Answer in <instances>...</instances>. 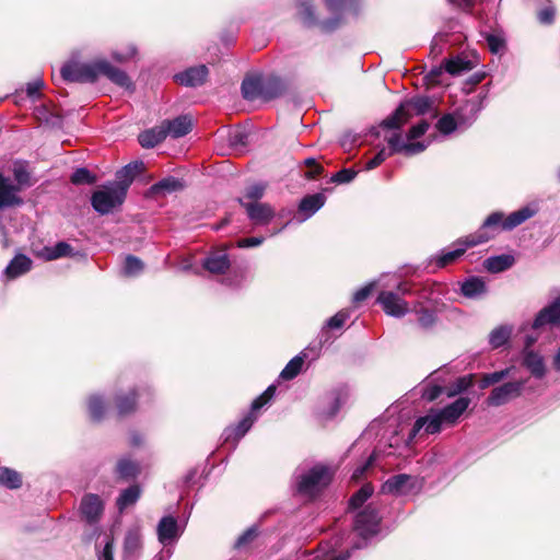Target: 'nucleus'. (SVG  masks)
Returning a JSON list of instances; mask_svg holds the SVG:
<instances>
[{"mask_svg": "<svg viewBox=\"0 0 560 560\" xmlns=\"http://www.w3.org/2000/svg\"><path fill=\"white\" fill-rule=\"evenodd\" d=\"M510 371H511V369L508 368V369H504V370H501V371H495L493 373L482 374L480 380H479V383H478L479 388L480 389H486L489 386L494 385V384L501 382L502 380H504L510 374Z\"/></svg>", "mask_w": 560, "mask_h": 560, "instance_id": "09e8293b", "label": "nucleus"}, {"mask_svg": "<svg viewBox=\"0 0 560 560\" xmlns=\"http://www.w3.org/2000/svg\"><path fill=\"white\" fill-rule=\"evenodd\" d=\"M349 316L348 311L341 310L327 320L326 327L329 329H339L345 325Z\"/></svg>", "mask_w": 560, "mask_h": 560, "instance_id": "0e129e2a", "label": "nucleus"}, {"mask_svg": "<svg viewBox=\"0 0 560 560\" xmlns=\"http://www.w3.org/2000/svg\"><path fill=\"white\" fill-rule=\"evenodd\" d=\"M231 266L229 255L225 252H215L205 258L202 267L211 273L223 275Z\"/></svg>", "mask_w": 560, "mask_h": 560, "instance_id": "5701e85b", "label": "nucleus"}, {"mask_svg": "<svg viewBox=\"0 0 560 560\" xmlns=\"http://www.w3.org/2000/svg\"><path fill=\"white\" fill-rule=\"evenodd\" d=\"M332 476L334 474L329 467L322 464L315 465L307 472L300 476L296 490L301 494L315 495L331 482Z\"/></svg>", "mask_w": 560, "mask_h": 560, "instance_id": "7ed1b4c3", "label": "nucleus"}, {"mask_svg": "<svg viewBox=\"0 0 560 560\" xmlns=\"http://www.w3.org/2000/svg\"><path fill=\"white\" fill-rule=\"evenodd\" d=\"M468 247L469 246L463 245V247L442 254L441 256L438 257L435 261L436 266L439 268H444L453 264L455 260H457L460 256L465 254Z\"/></svg>", "mask_w": 560, "mask_h": 560, "instance_id": "603ef678", "label": "nucleus"}, {"mask_svg": "<svg viewBox=\"0 0 560 560\" xmlns=\"http://www.w3.org/2000/svg\"><path fill=\"white\" fill-rule=\"evenodd\" d=\"M262 75H247L241 84V93L244 100L253 102L261 100Z\"/></svg>", "mask_w": 560, "mask_h": 560, "instance_id": "412c9836", "label": "nucleus"}, {"mask_svg": "<svg viewBox=\"0 0 560 560\" xmlns=\"http://www.w3.org/2000/svg\"><path fill=\"white\" fill-rule=\"evenodd\" d=\"M418 306L419 308H416V313L418 314L419 325L424 329L432 328L438 320L435 313L432 310L422 306L420 303H418Z\"/></svg>", "mask_w": 560, "mask_h": 560, "instance_id": "de8ad7c7", "label": "nucleus"}, {"mask_svg": "<svg viewBox=\"0 0 560 560\" xmlns=\"http://www.w3.org/2000/svg\"><path fill=\"white\" fill-rule=\"evenodd\" d=\"M31 267L32 260L27 256L19 254L7 266L5 275L9 279H14L27 272Z\"/></svg>", "mask_w": 560, "mask_h": 560, "instance_id": "cd10ccee", "label": "nucleus"}, {"mask_svg": "<svg viewBox=\"0 0 560 560\" xmlns=\"http://www.w3.org/2000/svg\"><path fill=\"white\" fill-rule=\"evenodd\" d=\"M98 77L104 75L114 84L126 90H133V83L130 77L119 68L113 66L107 60H97Z\"/></svg>", "mask_w": 560, "mask_h": 560, "instance_id": "9b49d317", "label": "nucleus"}, {"mask_svg": "<svg viewBox=\"0 0 560 560\" xmlns=\"http://www.w3.org/2000/svg\"><path fill=\"white\" fill-rule=\"evenodd\" d=\"M0 485L8 489H20L23 485L22 475L9 467H0Z\"/></svg>", "mask_w": 560, "mask_h": 560, "instance_id": "c9c22d12", "label": "nucleus"}, {"mask_svg": "<svg viewBox=\"0 0 560 560\" xmlns=\"http://www.w3.org/2000/svg\"><path fill=\"white\" fill-rule=\"evenodd\" d=\"M445 387L442 385H428L423 388L422 399L432 402L435 401L442 394H445Z\"/></svg>", "mask_w": 560, "mask_h": 560, "instance_id": "bf43d9fd", "label": "nucleus"}, {"mask_svg": "<svg viewBox=\"0 0 560 560\" xmlns=\"http://www.w3.org/2000/svg\"><path fill=\"white\" fill-rule=\"evenodd\" d=\"M44 250L47 260H55L61 257L71 256L73 247L67 242H58L52 247H45Z\"/></svg>", "mask_w": 560, "mask_h": 560, "instance_id": "a18cd8bd", "label": "nucleus"}, {"mask_svg": "<svg viewBox=\"0 0 560 560\" xmlns=\"http://www.w3.org/2000/svg\"><path fill=\"white\" fill-rule=\"evenodd\" d=\"M166 135L173 138H180L188 135L192 129V119L189 115H180L174 119L162 121Z\"/></svg>", "mask_w": 560, "mask_h": 560, "instance_id": "6ab92c4d", "label": "nucleus"}, {"mask_svg": "<svg viewBox=\"0 0 560 560\" xmlns=\"http://www.w3.org/2000/svg\"><path fill=\"white\" fill-rule=\"evenodd\" d=\"M342 23L341 13L335 14V16L326 19L324 21H318V26L324 33H331L336 31Z\"/></svg>", "mask_w": 560, "mask_h": 560, "instance_id": "052dcab7", "label": "nucleus"}, {"mask_svg": "<svg viewBox=\"0 0 560 560\" xmlns=\"http://www.w3.org/2000/svg\"><path fill=\"white\" fill-rule=\"evenodd\" d=\"M435 127L442 135H450L457 129V122L452 114H445L438 120Z\"/></svg>", "mask_w": 560, "mask_h": 560, "instance_id": "864d4df0", "label": "nucleus"}, {"mask_svg": "<svg viewBox=\"0 0 560 560\" xmlns=\"http://www.w3.org/2000/svg\"><path fill=\"white\" fill-rule=\"evenodd\" d=\"M523 365L530 371L536 378H541L546 374L544 358L533 350L524 351Z\"/></svg>", "mask_w": 560, "mask_h": 560, "instance_id": "a878e982", "label": "nucleus"}, {"mask_svg": "<svg viewBox=\"0 0 560 560\" xmlns=\"http://www.w3.org/2000/svg\"><path fill=\"white\" fill-rule=\"evenodd\" d=\"M141 548V536L138 529H129L124 539V551L132 555Z\"/></svg>", "mask_w": 560, "mask_h": 560, "instance_id": "49530a36", "label": "nucleus"}, {"mask_svg": "<svg viewBox=\"0 0 560 560\" xmlns=\"http://www.w3.org/2000/svg\"><path fill=\"white\" fill-rule=\"evenodd\" d=\"M374 487L371 482L364 483L358 491H355L348 501V511H354L364 505V503L372 497Z\"/></svg>", "mask_w": 560, "mask_h": 560, "instance_id": "2f4dec72", "label": "nucleus"}, {"mask_svg": "<svg viewBox=\"0 0 560 560\" xmlns=\"http://www.w3.org/2000/svg\"><path fill=\"white\" fill-rule=\"evenodd\" d=\"M177 521L173 516H164L158 525V535L161 542L172 540L177 536Z\"/></svg>", "mask_w": 560, "mask_h": 560, "instance_id": "c756f323", "label": "nucleus"}, {"mask_svg": "<svg viewBox=\"0 0 560 560\" xmlns=\"http://www.w3.org/2000/svg\"><path fill=\"white\" fill-rule=\"evenodd\" d=\"M276 390V385L268 386L262 394L253 400L250 411L248 413L255 415L256 411L266 406L273 398Z\"/></svg>", "mask_w": 560, "mask_h": 560, "instance_id": "8fccbe9b", "label": "nucleus"}, {"mask_svg": "<svg viewBox=\"0 0 560 560\" xmlns=\"http://www.w3.org/2000/svg\"><path fill=\"white\" fill-rule=\"evenodd\" d=\"M485 38L487 40L489 50L492 54H498L505 45V40L502 37L494 34H487Z\"/></svg>", "mask_w": 560, "mask_h": 560, "instance_id": "774afa93", "label": "nucleus"}, {"mask_svg": "<svg viewBox=\"0 0 560 560\" xmlns=\"http://www.w3.org/2000/svg\"><path fill=\"white\" fill-rule=\"evenodd\" d=\"M139 393L136 388L117 392L113 397V406L118 419L133 415L138 408Z\"/></svg>", "mask_w": 560, "mask_h": 560, "instance_id": "6e6552de", "label": "nucleus"}, {"mask_svg": "<svg viewBox=\"0 0 560 560\" xmlns=\"http://www.w3.org/2000/svg\"><path fill=\"white\" fill-rule=\"evenodd\" d=\"M325 196L320 192L305 196L299 205L300 212L313 214L325 203Z\"/></svg>", "mask_w": 560, "mask_h": 560, "instance_id": "4c0bfd02", "label": "nucleus"}, {"mask_svg": "<svg viewBox=\"0 0 560 560\" xmlns=\"http://www.w3.org/2000/svg\"><path fill=\"white\" fill-rule=\"evenodd\" d=\"M249 135L245 130H235L230 133L229 142L231 147L244 148L248 144Z\"/></svg>", "mask_w": 560, "mask_h": 560, "instance_id": "680f3d73", "label": "nucleus"}, {"mask_svg": "<svg viewBox=\"0 0 560 560\" xmlns=\"http://www.w3.org/2000/svg\"><path fill=\"white\" fill-rule=\"evenodd\" d=\"M298 13L302 23L306 27H314L318 24L317 16L315 14V8L308 0H302L298 4Z\"/></svg>", "mask_w": 560, "mask_h": 560, "instance_id": "e433bc0d", "label": "nucleus"}, {"mask_svg": "<svg viewBox=\"0 0 560 560\" xmlns=\"http://www.w3.org/2000/svg\"><path fill=\"white\" fill-rule=\"evenodd\" d=\"M377 302L383 311L393 317H402L409 312L408 302L399 298L392 291H382L377 296Z\"/></svg>", "mask_w": 560, "mask_h": 560, "instance_id": "1a4fd4ad", "label": "nucleus"}, {"mask_svg": "<svg viewBox=\"0 0 560 560\" xmlns=\"http://www.w3.org/2000/svg\"><path fill=\"white\" fill-rule=\"evenodd\" d=\"M525 382H508L501 386L494 387L490 395L487 397L486 402L488 406L499 407L511 399L520 397L522 395Z\"/></svg>", "mask_w": 560, "mask_h": 560, "instance_id": "0eeeda50", "label": "nucleus"}, {"mask_svg": "<svg viewBox=\"0 0 560 560\" xmlns=\"http://www.w3.org/2000/svg\"><path fill=\"white\" fill-rule=\"evenodd\" d=\"M209 74L208 68L205 65L191 67L187 70L175 74L174 79L180 85L196 88L202 85L207 81Z\"/></svg>", "mask_w": 560, "mask_h": 560, "instance_id": "dca6fc26", "label": "nucleus"}, {"mask_svg": "<svg viewBox=\"0 0 560 560\" xmlns=\"http://www.w3.org/2000/svg\"><path fill=\"white\" fill-rule=\"evenodd\" d=\"M487 291L486 282L480 277H469L460 285V293L468 299H477Z\"/></svg>", "mask_w": 560, "mask_h": 560, "instance_id": "bb28decb", "label": "nucleus"}, {"mask_svg": "<svg viewBox=\"0 0 560 560\" xmlns=\"http://www.w3.org/2000/svg\"><path fill=\"white\" fill-rule=\"evenodd\" d=\"M411 113L406 108L402 102L399 106L385 119L382 120L380 126L383 129L399 130L405 124L411 119Z\"/></svg>", "mask_w": 560, "mask_h": 560, "instance_id": "4be33fe9", "label": "nucleus"}, {"mask_svg": "<svg viewBox=\"0 0 560 560\" xmlns=\"http://www.w3.org/2000/svg\"><path fill=\"white\" fill-rule=\"evenodd\" d=\"M547 324H560V296L538 312L532 327L533 329H538Z\"/></svg>", "mask_w": 560, "mask_h": 560, "instance_id": "f3484780", "label": "nucleus"}, {"mask_svg": "<svg viewBox=\"0 0 560 560\" xmlns=\"http://www.w3.org/2000/svg\"><path fill=\"white\" fill-rule=\"evenodd\" d=\"M141 489L139 485H131L122 490L116 500V505L120 512L130 505H133L140 498Z\"/></svg>", "mask_w": 560, "mask_h": 560, "instance_id": "f704fd0d", "label": "nucleus"}, {"mask_svg": "<svg viewBox=\"0 0 560 560\" xmlns=\"http://www.w3.org/2000/svg\"><path fill=\"white\" fill-rule=\"evenodd\" d=\"M304 165L308 168V171L304 174V177L307 179H316L325 171L323 165L317 163L314 158H307L304 160Z\"/></svg>", "mask_w": 560, "mask_h": 560, "instance_id": "4d7b16f0", "label": "nucleus"}, {"mask_svg": "<svg viewBox=\"0 0 560 560\" xmlns=\"http://www.w3.org/2000/svg\"><path fill=\"white\" fill-rule=\"evenodd\" d=\"M166 137V131L161 124L160 126L142 131L138 136V141L142 148L150 149L162 143Z\"/></svg>", "mask_w": 560, "mask_h": 560, "instance_id": "393cba45", "label": "nucleus"}, {"mask_svg": "<svg viewBox=\"0 0 560 560\" xmlns=\"http://www.w3.org/2000/svg\"><path fill=\"white\" fill-rule=\"evenodd\" d=\"M19 191L14 184L0 172V210L22 206L24 200L18 195Z\"/></svg>", "mask_w": 560, "mask_h": 560, "instance_id": "4468645a", "label": "nucleus"}, {"mask_svg": "<svg viewBox=\"0 0 560 560\" xmlns=\"http://www.w3.org/2000/svg\"><path fill=\"white\" fill-rule=\"evenodd\" d=\"M60 74L67 82L94 83L98 79L97 61L93 63L68 61L61 67Z\"/></svg>", "mask_w": 560, "mask_h": 560, "instance_id": "39448f33", "label": "nucleus"}, {"mask_svg": "<svg viewBox=\"0 0 560 560\" xmlns=\"http://www.w3.org/2000/svg\"><path fill=\"white\" fill-rule=\"evenodd\" d=\"M238 203L246 210L248 218L257 225L268 224L275 215L273 209L268 203L245 202L242 198Z\"/></svg>", "mask_w": 560, "mask_h": 560, "instance_id": "ddd939ff", "label": "nucleus"}, {"mask_svg": "<svg viewBox=\"0 0 560 560\" xmlns=\"http://www.w3.org/2000/svg\"><path fill=\"white\" fill-rule=\"evenodd\" d=\"M80 511L89 524H94L98 522L104 512V502L98 494L86 493L81 500Z\"/></svg>", "mask_w": 560, "mask_h": 560, "instance_id": "f8f14e48", "label": "nucleus"}, {"mask_svg": "<svg viewBox=\"0 0 560 560\" xmlns=\"http://www.w3.org/2000/svg\"><path fill=\"white\" fill-rule=\"evenodd\" d=\"M406 108L412 107L418 116L424 115L432 109L433 101L427 95L413 96L402 102Z\"/></svg>", "mask_w": 560, "mask_h": 560, "instance_id": "ea45409f", "label": "nucleus"}, {"mask_svg": "<svg viewBox=\"0 0 560 560\" xmlns=\"http://www.w3.org/2000/svg\"><path fill=\"white\" fill-rule=\"evenodd\" d=\"M70 182L74 185H92L96 182V176L92 174L88 168L80 167L72 173Z\"/></svg>", "mask_w": 560, "mask_h": 560, "instance_id": "3c124183", "label": "nucleus"}, {"mask_svg": "<svg viewBox=\"0 0 560 560\" xmlns=\"http://www.w3.org/2000/svg\"><path fill=\"white\" fill-rule=\"evenodd\" d=\"M476 374H467L460 377H457L454 382H452L450 385L444 386L445 394L448 398L455 397L464 392H466L468 388H470L475 383Z\"/></svg>", "mask_w": 560, "mask_h": 560, "instance_id": "473e14b6", "label": "nucleus"}, {"mask_svg": "<svg viewBox=\"0 0 560 560\" xmlns=\"http://www.w3.org/2000/svg\"><path fill=\"white\" fill-rule=\"evenodd\" d=\"M514 264V257L511 255L492 256L485 260L483 267L492 273L502 272L511 268Z\"/></svg>", "mask_w": 560, "mask_h": 560, "instance_id": "7c9ffc66", "label": "nucleus"}, {"mask_svg": "<svg viewBox=\"0 0 560 560\" xmlns=\"http://www.w3.org/2000/svg\"><path fill=\"white\" fill-rule=\"evenodd\" d=\"M143 268L144 265L138 257L133 255H128L126 257L124 265V272L126 276H137L143 270Z\"/></svg>", "mask_w": 560, "mask_h": 560, "instance_id": "5fc2aeb1", "label": "nucleus"}, {"mask_svg": "<svg viewBox=\"0 0 560 560\" xmlns=\"http://www.w3.org/2000/svg\"><path fill=\"white\" fill-rule=\"evenodd\" d=\"M14 186L21 191L24 188L34 185L35 180L32 178L25 162H15L13 165Z\"/></svg>", "mask_w": 560, "mask_h": 560, "instance_id": "c85d7f7f", "label": "nucleus"}, {"mask_svg": "<svg viewBox=\"0 0 560 560\" xmlns=\"http://www.w3.org/2000/svg\"><path fill=\"white\" fill-rule=\"evenodd\" d=\"M429 127H430V124L428 122V120L422 119L421 121H419L417 125L412 126L408 130L407 139L409 141H412V140H416V139L422 137L428 131Z\"/></svg>", "mask_w": 560, "mask_h": 560, "instance_id": "69168bd1", "label": "nucleus"}, {"mask_svg": "<svg viewBox=\"0 0 560 560\" xmlns=\"http://www.w3.org/2000/svg\"><path fill=\"white\" fill-rule=\"evenodd\" d=\"M127 194L124 192V188L120 189L116 184L110 183L104 185L102 189L93 192L91 197V205L94 210L101 214H107L115 208L120 207Z\"/></svg>", "mask_w": 560, "mask_h": 560, "instance_id": "20e7f679", "label": "nucleus"}, {"mask_svg": "<svg viewBox=\"0 0 560 560\" xmlns=\"http://www.w3.org/2000/svg\"><path fill=\"white\" fill-rule=\"evenodd\" d=\"M258 536V532L255 527L247 528L242 535L238 536L234 544L235 549H241L252 541Z\"/></svg>", "mask_w": 560, "mask_h": 560, "instance_id": "e2e57ef3", "label": "nucleus"}, {"mask_svg": "<svg viewBox=\"0 0 560 560\" xmlns=\"http://www.w3.org/2000/svg\"><path fill=\"white\" fill-rule=\"evenodd\" d=\"M114 471L117 480L129 481L140 475L141 467L136 460L124 457L117 460Z\"/></svg>", "mask_w": 560, "mask_h": 560, "instance_id": "b1692460", "label": "nucleus"}, {"mask_svg": "<svg viewBox=\"0 0 560 560\" xmlns=\"http://www.w3.org/2000/svg\"><path fill=\"white\" fill-rule=\"evenodd\" d=\"M357 175L358 172L353 168H342L331 176L330 182L335 184H348L352 182Z\"/></svg>", "mask_w": 560, "mask_h": 560, "instance_id": "13d9d810", "label": "nucleus"}, {"mask_svg": "<svg viewBox=\"0 0 560 560\" xmlns=\"http://www.w3.org/2000/svg\"><path fill=\"white\" fill-rule=\"evenodd\" d=\"M325 5L334 14H339L346 10L354 12L359 9V0H325Z\"/></svg>", "mask_w": 560, "mask_h": 560, "instance_id": "37998d69", "label": "nucleus"}, {"mask_svg": "<svg viewBox=\"0 0 560 560\" xmlns=\"http://www.w3.org/2000/svg\"><path fill=\"white\" fill-rule=\"evenodd\" d=\"M387 143H388V147H389V151H387V153H390V156L396 154V153H404V145H406V143L402 141V138H401V135L400 133H394L388 139H387Z\"/></svg>", "mask_w": 560, "mask_h": 560, "instance_id": "338daca9", "label": "nucleus"}, {"mask_svg": "<svg viewBox=\"0 0 560 560\" xmlns=\"http://www.w3.org/2000/svg\"><path fill=\"white\" fill-rule=\"evenodd\" d=\"M535 211L524 207L505 215L502 211L490 213L481 226L472 234L459 238L456 243L466 246H477L493 240L501 231H512L526 220L530 219Z\"/></svg>", "mask_w": 560, "mask_h": 560, "instance_id": "f257e3e1", "label": "nucleus"}, {"mask_svg": "<svg viewBox=\"0 0 560 560\" xmlns=\"http://www.w3.org/2000/svg\"><path fill=\"white\" fill-rule=\"evenodd\" d=\"M184 188V184L179 178H176L174 176H167L158 183L153 184L150 188L151 192L153 195L159 194H171L174 191L182 190Z\"/></svg>", "mask_w": 560, "mask_h": 560, "instance_id": "72a5a7b5", "label": "nucleus"}, {"mask_svg": "<svg viewBox=\"0 0 560 560\" xmlns=\"http://www.w3.org/2000/svg\"><path fill=\"white\" fill-rule=\"evenodd\" d=\"M303 364L304 358L302 355L294 357L281 371L280 377L284 381H291L295 378L301 373Z\"/></svg>", "mask_w": 560, "mask_h": 560, "instance_id": "79ce46f5", "label": "nucleus"}, {"mask_svg": "<svg viewBox=\"0 0 560 560\" xmlns=\"http://www.w3.org/2000/svg\"><path fill=\"white\" fill-rule=\"evenodd\" d=\"M261 101L270 102L282 96L287 86L283 80L277 75L262 77Z\"/></svg>", "mask_w": 560, "mask_h": 560, "instance_id": "aec40b11", "label": "nucleus"}, {"mask_svg": "<svg viewBox=\"0 0 560 560\" xmlns=\"http://www.w3.org/2000/svg\"><path fill=\"white\" fill-rule=\"evenodd\" d=\"M257 416L247 413L236 425L228 427L224 430V443L235 446L238 441L250 430Z\"/></svg>", "mask_w": 560, "mask_h": 560, "instance_id": "2eb2a0df", "label": "nucleus"}, {"mask_svg": "<svg viewBox=\"0 0 560 560\" xmlns=\"http://www.w3.org/2000/svg\"><path fill=\"white\" fill-rule=\"evenodd\" d=\"M511 330L505 327H499L491 331L490 334V345L493 348H499L508 342L510 339Z\"/></svg>", "mask_w": 560, "mask_h": 560, "instance_id": "6e6d98bb", "label": "nucleus"}, {"mask_svg": "<svg viewBox=\"0 0 560 560\" xmlns=\"http://www.w3.org/2000/svg\"><path fill=\"white\" fill-rule=\"evenodd\" d=\"M556 5L550 0H548L537 10L536 18L541 25H552L556 21Z\"/></svg>", "mask_w": 560, "mask_h": 560, "instance_id": "c03bdc74", "label": "nucleus"}, {"mask_svg": "<svg viewBox=\"0 0 560 560\" xmlns=\"http://www.w3.org/2000/svg\"><path fill=\"white\" fill-rule=\"evenodd\" d=\"M144 171V164L142 161H135L126 166L121 167L116 173V184L120 189L124 188V192L127 194L128 188L132 184L135 177Z\"/></svg>", "mask_w": 560, "mask_h": 560, "instance_id": "a211bd4d", "label": "nucleus"}, {"mask_svg": "<svg viewBox=\"0 0 560 560\" xmlns=\"http://www.w3.org/2000/svg\"><path fill=\"white\" fill-rule=\"evenodd\" d=\"M472 68L474 63L470 60L460 57L444 60V70L451 75H459L463 72L470 71Z\"/></svg>", "mask_w": 560, "mask_h": 560, "instance_id": "58836bf2", "label": "nucleus"}, {"mask_svg": "<svg viewBox=\"0 0 560 560\" xmlns=\"http://www.w3.org/2000/svg\"><path fill=\"white\" fill-rule=\"evenodd\" d=\"M88 410L92 421L101 422L106 413V404L101 396L93 395L88 400Z\"/></svg>", "mask_w": 560, "mask_h": 560, "instance_id": "a19ab883", "label": "nucleus"}, {"mask_svg": "<svg viewBox=\"0 0 560 560\" xmlns=\"http://www.w3.org/2000/svg\"><path fill=\"white\" fill-rule=\"evenodd\" d=\"M469 404L470 398L459 397L440 410L431 409L430 413H432V420L428 427V434L439 433L442 429V424L454 425L466 411Z\"/></svg>", "mask_w": 560, "mask_h": 560, "instance_id": "f03ea898", "label": "nucleus"}, {"mask_svg": "<svg viewBox=\"0 0 560 560\" xmlns=\"http://www.w3.org/2000/svg\"><path fill=\"white\" fill-rule=\"evenodd\" d=\"M417 478L408 474H398L388 478L382 486V492L389 494H407L416 487Z\"/></svg>", "mask_w": 560, "mask_h": 560, "instance_id": "9d476101", "label": "nucleus"}, {"mask_svg": "<svg viewBox=\"0 0 560 560\" xmlns=\"http://www.w3.org/2000/svg\"><path fill=\"white\" fill-rule=\"evenodd\" d=\"M381 516L372 504H368L354 518V530L363 539L375 536L380 530Z\"/></svg>", "mask_w": 560, "mask_h": 560, "instance_id": "423d86ee", "label": "nucleus"}]
</instances>
